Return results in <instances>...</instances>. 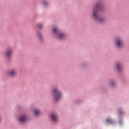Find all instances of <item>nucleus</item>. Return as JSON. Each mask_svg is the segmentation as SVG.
Wrapping results in <instances>:
<instances>
[{"label": "nucleus", "mask_w": 129, "mask_h": 129, "mask_svg": "<svg viewBox=\"0 0 129 129\" xmlns=\"http://www.w3.org/2000/svg\"><path fill=\"white\" fill-rule=\"evenodd\" d=\"M100 5H96L95 9L94 10V12L93 13V17L96 20V21H97V22H99L100 23H103L104 21H105V19L104 18H102L100 17L98 15V11L100 10Z\"/></svg>", "instance_id": "1"}, {"label": "nucleus", "mask_w": 129, "mask_h": 129, "mask_svg": "<svg viewBox=\"0 0 129 129\" xmlns=\"http://www.w3.org/2000/svg\"><path fill=\"white\" fill-rule=\"evenodd\" d=\"M52 93L54 96V99L56 101H58V100H59V99L62 97V94L56 88H53Z\"/></svg>", "instance_id": "2"}, {"label": "nucleus", "mask_w": 129, "mask_h": 129, "mask_svg": "<svg viewBox=\"0 0 129 129\" xmlns=\"http://www.w3.org/2000/svg\"><path fill=\"white\" fill-rule=\"evenodd\" d=\"M13 55V48L9 47L7 49L6 52L5 53V55L7 58H10Z\"/></svg>", "instance_id": "3"}, {"label": "nucleus", "mask_w": 129, "mask_h": 129, "mask_svg": "<svg viewBox=\"0 0 129 129\" xmlns=\"http://www.w3.org/2000/svg\"><path fill=\"white\" fill-rule=\"evenodd\" d=\"M18 72L16 70H11L8 72V74L12 77H15L17 74Z\"/></svg>", "instance_id": "4"}, {"label": "nucleus", "mask_w": 129, "mask_h": 129, "mask_svg": "<svg viewBox=\"0 0 129 129\" xmlns=\"http://www.w3.org/2000/svg\"><path fill=\"white\" fill-rule=\"evenodd\" d=\"M116 45L119 47L120 48L122 47V45H123V43L122 42V40L121 39L118 38L116 40Z\"/></svg>", "instance_id": "5"}, {"label": "nucleus", "mask_w": 129, "mask_h": 129, "mask_svg": "<svg viewBox=\"0 0 129 129\" xmlns=\"http://www.w3.org/2000/svg\"><path fill=\"white\" fill-rule=\"evenodd\" d=\"M50 118L51 120L55 122V121H57V115L55 114H52L50 116Z\"/></svg>", "instance_id": "6"}, {"label": "nucleus", "mask_w": 129, "mask_h": 129, "mask_svg": "<svg viewBox=\"0 0 129 129\" xmlns=\"http://www.w3.org/2000/svg\"><path fill=\"white\" fill-rule=\"evenodd\" d=\"M27 120V117L25 116H22L19 118V121L21 122H25Z\"/></svg>", "instance_id": "7"}, {"label": "nucleus", "mask_w": 129, "mask_h": 129, "mask_svg": "<svg viewBox=\"0 0 129 129\" xmlns=\"http://www.w3.org/2000/svg\"><path fill=\"white\" fill-rule=\"evenodd\" d=\"M64 37H65V34L64 33H60L58 34V38H59V39H64Z\"/></svg>", "instance_id": "8"}, {"label": "nucleus", "mask_w": 129, "mask_h": 129, "mask_svg": "<svg viewBox=\"0 0 129 129\" xmlns=\"http://www.w3.org/2000/svg\"><path fill=\"white\" fill-rule=\"evenodd\" d=\"M40 113H41V112L39 110H36L34 112V114L35 115H39Z\"/></svg>", "instance_id": "9"}, {"label": "nucleus", "mask_w": 129, "mask_h": 129, "mask_svg": "<svg viewBox=\"0 0 129 129\" xmlns=\"http://www.w3.org/2000/svg\"><path fill=\"white\" fill-rule=\"evenodd\" d=\"M106 121L107 122H109L110 123H112V122H113L112 120H111V119H110V118H107L106 119Z\"/></svg>", "instance_id": "10"}, {"label": "nucleus", "mask_w": 129, "mask_h": 129, "mask_svg": "<svg viewBox=\"0 0 129 129\" xmlns=\"http://www.w3.org/2000/svg\"><path fill=\"white\" fill-rule=\"evenodd\" d=\"M58 29L56 28H54L53 29V32L54 34H57V33H58Z\"/></svg>", "instance_id": "11"}, {"label": "nucleus", "mask_w": 129, "mask_h": 129, "mask_svg": "<svg viewBox=\"0 0 129 129\" xmlns=\"http://www.w3.org/2000/svg\"><path fill=\"white\" fill-rule=\"evenodd\" d=\"M117 70L119 71L120 70V68H121V66L120 64H117L116 66Z\"/></svg>", "instance_id": "12"}, {"label": "nucleus", "mask_w": 129, "mask_h": 129, "mask_svg": "<svg viewBox=\"0 0 129 129\" xmlns=\"http://www.w3.org/2000/svg\"><path fill=\"white\" fill-rule=\"evenodd\" d=\"M38 37L41 39V38H42V35H41V34L39 33L38 34Z\"/></svg>", "instance_id": "13"}, {"label": "nucleus", "mask_w": 129, "mask_h": 129, "mask_svg": "<svg viewBox=\"0 0 129 129\" xmlns=\"http://www.w3.org/2000/svg\"><path fill=\"white\" fill-rule=\"evenodd\" d=\"M38 28H42V26H43L42 24H38Z\"/></svg>", "instance_id": "14"}, {"label": "nucleus", "mask_w": 129, "mask_h": 129, "mask_svg": "<svg viewBox=\"0 0 129 129\" xmlns=\"http://www.w3.org/2000/svg\"><path fill=\"white\" fill-rule=\"evenodd\" d=\"M113 85H114V82H112L111 83V86H113Z\"/></svg>", "instance_id": "15"}, {"label": "nucleus", "mask_w": 129, "mask_h": 129, "mask_svg": "<svg viewBox=\"0 0 129 129\" xmlns=\"http://www.w3.org/2000/svg\"><path fill=\"white\" fill-rule=\"evenodd\" d=\"M43 4L44 6H45V3H43Z\"/></svg>", "instance_id": "16"}]
</instances>
